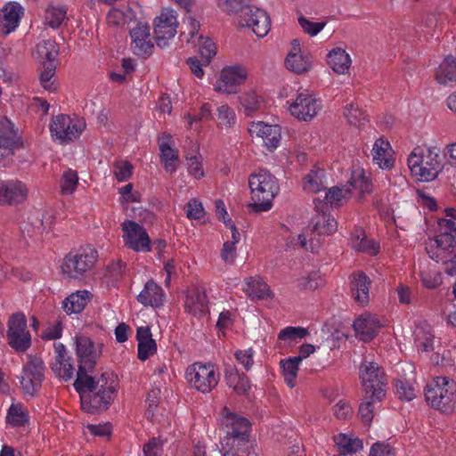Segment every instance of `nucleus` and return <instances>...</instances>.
Segmentation results:
<instances>
[{"label":"nucleus","instance_id":"f257e3e1","mask_svg":"<svg viewBox=\"0 0 456 456\" xmlns=\"http://www.w3.org/2000/svg\"><path fill=\"white\" fill-rule=\"evenodd\" d=\"M76 346L79 365L74 387L79 393L81 408L91 414L105 411L114 400L118 382L112 373L105 372L99 377L87 374L100 357L101 346L97 348L90 338L77 336Z\"/></svg>","mask_w":456,"mask_h":456},{"label":"nucleus","instance_id":"f03ea898","mask_svg":"<svg viewBox=\"0 0 456 456\" xmlns=\"http://www.w3.org/2000/svg\"><path fill=\"white\" fill-rule=\"evenodd\" d=\"M251 200L250 211L261 213L273 207V200L278 194L280 187L277 179L269 171L261 169L248 177Z\"/></svg>","mask_w":456,"mask_h":456},{"label":"nucleus","instance_id":"7ed1b4c3","mask_svg":"<svg viewBox=\"0 0 456 456\" xmlns=\"http://www.w3.org/2000/svg\"><path fill=\"white\" fill-rule=\"evenodd\" d=\"M440 149L436 146L416 147L408 157V167L418 180L429 182L443 170Z\"/></svg>","mask_w":456,"mask_h":456},{"label":"nucleus","instance_id":"20e7f679","mask_svg":"<svg viewBox=\"0 0 456 456\" xmlns=\"http://www.w3.org/2000/svg\"><path fill=\"white\" fill-rule=\"evenodd\" d=\"M425 398L434 409L452 413L456 404V382L448 377L435 378L425 388Z\"/></svg>","mask_w":456,"mask_h":456},{"label":"nucleus","instance_id":"39448f33","mask_svg":"<svg viewBox=\"0 0 456 456\" xmlns=\"http://www.w3.org/2000/svg\"><path fill=\"white\" fill-rule=\"evenodd\" d=\"M437 223L439 234L426 248L429 256L438 263L456 256V224L451 220Z\"/></svg>","mask_w":456,"mask_h":456},{"label":"nucleus","instance_id":"423d86ee","mask_svg":"<svg viewBox=\"0 0 456 456\" xmlns=\"http://www.w3.org/2000/svg\"><path fill=\"white\" fill-rule=\"evenodd\" d=\"M97 258L98 253L93 248L69 252L62 261L61 272L69 279H80L94 266Z\"/></svg>","mask_w":456,"mask_h":456},{"label":"nucleus","instance_id":"0eeeda50","mask_svg":"<svg viewBox=\"0 0 456 456\" xmlns=\"http://www.w3.org/2000/svg\"><path fill=\"white\" fill-rule=\"evenodd\" d=\"M359 376L364 395L383 399L387 380L385 372L374 362L364 361L359 368Z\"/></svg>","mask_w":456,"mask_h":456},{"label":"nucleus","instance_id":"6e6552de","mask_svg":"<svg viewBox=\"0 0 456 456\" xmlns=\"http://www.w3.org/2000/svg\"><path fill=\"white\" fill-rule=\"evenodd\" d=\"M185 378L196 390L209 393L217 386L220 373L213 364L198 362L187 367Z\"/></svg>","mask_w":456,"mask_h":456},{"label":"nucleus","instance_id":"1a4fd4ad","mask_svg":"<svg viewBox=\"0 0 456 456\" xmlns=\"http://www.w3.org/2000/svg\"><path fill=\"white\" fill-rule=\"evenodd\" d=\"M7 338L9 345L18 352H25L29 348L31 337L27 329V319L23 314L17 313L10 317Z\"/></svg>","mask_w":456,"mask_h":456},{"label":"nucleus","instance_id":"9d476101","mask_svg":"<svg viewBox=\"0 0 456 456\" xmlns=\"http://www.w3.org/2000/svg\"><path fill=\"white\" fill-rule=\"evenodd\" d=\"M84 129L85 123L82 120L72 119L64 114L53 117L50 125L52 135L61 142H71L77 139Z\"/></svg>","mask_w":456,"mask_h":456},{"label":"nucleus","instance_id":"9b49d317","mask_svg":"<svg viewBox=\"0 0 456 456\" xmlns=\"http://www.w3.org/2000/svg\"><path fill=\"white\" fill-rule=\"evenodd\" d=\"M125 245L136 252H150L151 239L145 228L134 221L126 220L121 224Z\"/></svg>","mask_w":456,"mask_h":456},{"label":"nucleus","instance_id":"f8f14e48","mask_svg":"<svg viewBox=\"0 0 456 456\" xmlns=\"http://www.w3.org/2000/svg\"><path fill=\"white\" fill-rule=\"evenodd\" d=\"M178 21L173 10H163L154 20V39L159 47H165L176 34Z\"/></svg>","mask_w":456,"mask_h":456},{"label":"nucleus","instance_id":"ddd939ff","mask_svg":"<svg viewBox=\"0 0 456 456\" xmlns=\"http://www.w3.org/2000/svg\"><path fill=\"white\" fill-rule=\"evenodd\" d=\"M200 22L190 18L188 33H182L181 37L188 43L194 44L199 48V53L205 65H208L211 59L216 54V46L212 39L198 35Z\"/></svg>","mask_w":456,"mask_h":456},{"label":"nucleus","instance_id":"4468645a","mask_svg":"<svg viewBox=\"0 0 456 456\" xmlns=\"http://www.w3.org/2000/svg\"><path fill=\"white\" fill-rule=\"evenodd\" d=\"M239 25L247 27L259 37L267 35L271 28L270 18L266 12L256 6H247L243 14H240Z\"/></svg>","mask_w":456,"mask_h":456},{"label":"nucleus","instance_id":"2eb2a0df","mask_svg":"<svg viewBox=\"0 0 456 456\" xmlns=\"http://www.w3.org/2000/svg\"><path fill=\"white\" fill-rule=\"evenodd\" d=\"M321 109V101L306 90L298 93L295 101L289 107V110L293 117L304 121L311 120Z\"/></svg>","mask_w":456,"mask_h":456},{"label":"nucleus","instance_id":"dca6fc26","mask_svg":"<svg viewBox=\"0 0 456 456\" xmlns=\"http://www.w3.org/2000/svg\"><path fill=\"white\" fill-rule=\"evenodd\" d=\"M134 24L129 29L133 53L139 57L148 56L151 54L154 48L151 37L150 26L142 21H134Z\"/></svg>","mask_w":456,"mask_h":456},{"label":"nucleus","instance_id":"f3484780","mask_svg":"<svg viewBox=\"0 0 456 456\" xmlns=\"http://www.w3.org/2000/svg\"><path fill=\"white\" fill-rule=\"evenodd\" d=\"M45 365L40 358H30L23 368L20 385L26 394L34 395L44 379Z\"/></svg>","mask_w":456,"mask_h":456},{"label":"nucleus","instance_id":"a211bd4d","mask_svg":"<svg viewBox=\"0 0 456 456\" xmlns=\"http://www.w3.org/2000/svg\"><path fill=\"white\" fill-rule=\"evenodd\" d=\"M248 72L244 67L233 66L223 69L220 77L214 85V90L224 94H235L237 87L247 78Z\"/></svg>","mask_w":456,"mask_h":456},{"label":"nucleus","instance_id":"6ab92c4d","mask_svg":"<svg viewBox=\"0 0 456 456\" xmlns=\"http://www.w3.org/2000/svg\"><path fill=\"white\" fill-rule=\"evenodd\" d=\"M28 190L21 181L12 179L0 181V206L18 205L24 202Z\"/></svg>","mask_w":456,"mask_h":456},{"label":"nucleus","instance_id":"aec40b11","mask_svg":"<svg viewBox=\"0 0 456 456\" xmlns=\"http://www.w3.org/2000/svg\"><path fill=\"white\" fill-rule=\"evenodd\" d=\"M223 425L226 428V436L224 438H233L235 440L248 439L250 432L249 421L240 415L232 412L227 407L223 408Z\"/></svg>","mask_w":456,"mask_h":456},{"label":"nucleus","instance_id":"412c9836","mask_svg":"<svg viewBox=\"0 0 456 456\" xmlns=\"http://www.w3.org/2000/svg\"><path fill=\"white\" fill-rule=\"evenodd\" d=\"M19 142L13 124L6 118H0V161L12 157Z\"/></svg>","mask_w":456,"mask_h":456},{"label":"nucleus","instance_id":"4be33fe9","mask_svg":"<svg viewBox=\"0 0 456 456\" xmlns=\"http://www.w3.org/2000/svg\"><path fill=\"white\" fill-rule=\"evenodd\" d=\"M248 131L263 141L268 151H273L280 143L281 138V127L277 125H269L261 121L252 122Z\"/></svg>","mask_w":456,"mask_h":456},{"label":"nucleus","instance_id":"5701e85b","mask_svg":"<svg viewBox=\"0 0 456 456\" xmlns=\"http://www.w3.org/2000/svg\"><path fill=\"white\" fill-rule=\"evenodd\" d=\"M55 360L51 364L52 370L54 374L64 379H72L75 368L70 362V357L67 355L66 348L61 343H54Z\"/></svg>","mask_w":456,"mask_h":456},{"label":"nucleus","instance_id":"b1692460","mask_svg":"<svg viewBox=\"0 0 456 456\" xmlns=\"http://www.w3.org/2000/svg\"><path fill=\"white\" fill-rule=\"evenodd\" d=\"M371 281L363 272L354 273L351 275L352 297L359 305H364L370 301V288Z\"/></svg>","mask_w":456,"mask_h":456},{"label":"nucleus","instance_id":"393cba45","mask_svg":"<svg viewBox=\"0 0 456 456\" xmlns=\"http://www.w3.org/2000/svg\"><path fill=\"white\" fill-rule=\"evenodd\" d=\"M22 8L17 3L6 4L0 11V28L4 35L12 32L19 25Z\"/></svg>","mask_w":456,"mask_h":456},{"label":"nucleus","instance_id":"a878e982","mask_svg":"<svg viewBox=\"0 0 456 456\" xmlns=\"http://www.w3.org/2000/svg\"><path fill=\"white\" fill-rule=\"evenodd\" d=\"M356 335L362 341L371 340L379 332L381 325L379 320L370 314H362L354 322Z\"/></svg>","mask_w":456,"mask_h":456},{"label":"nucleus","instance_id":"bb28decb","mask_svg":"<svg viewBox=\"0 0 456 456\" xmlns=\"http://www.w3.org/2000/svg\"><path fill=\"white\" fill-rule=\"evenodd\" d=\"M243 290L252 300L269 299L273 296L268 284L259 276L246 278Z\"/></svg>","mask_w":456,"mask_h":456},{"label":"nucleus","instance_id":"cd10ccee","mask_svg":"<svg viewBox=\"0 0 456 456\" xmlns=\"http://www.w3.org/2000/svg\"><path fill=\"white\" fill-rule=\"evenodd\" d=\"M184 308L188 313L195 316L206 314L208 310V305L205 291L199 288L189 289L184 301Z\"/></svg>","mask_w":456,"mask_h":456},{"label":"nucleus","instance_id":"c85d7f7f","mask_svg":"<svg viewBox=\"0 0 456 456\" xmlns=\"http://www.w3.org/2000/svg\"><path fill=\"white\" fill-rule=\"evenodd\" d=\"M435 78L443 86H453L456 84V57L446 56L436 69Z\"/></svg>","mask_w":456,"mask_h":456},{"label":"nucleus","instance_id":"c756f323","mask_svg":"<svg viewBox=\"0 0 456 456\" xmlns=\"http://www.w3.org/2000/svg\"><path fill=\"white\" fill-rule=\"evenodd\" d=\"M136 338L138 341V358L141 361L147 360L156 353L157 344L152 338L149 327H139L136 331Z\"/></svg>","mask_w":456,"mask_h":456},{"label":"nucleus","instance_id":"7c9ffc66","mask_svg":"<svg viewBox=\"0 0 456 456\" xmlns=\"http://www.w3.org/2000/svg\"><path fill=\"white\" fill-rule=\"evenodd\" d=\"M172 137L169 134H164L159 140L160 151V159L164 163V167L167 172H175L177 166L175 162L179 159L178 151L171 146Z\"/></svg>","mask_w":456,"mask_h":456},{"label":"nucleus","instance_id":"2f4dec72","mask_svg":"<svg viewBox=\"0 0 456 456\" xmlns=\"http://www.w3.org/2000/svg\"><path fill=\"white\" fill-rule=\"evenodd\" d=\"M390 143L383 138L376 140L371 150L372 159L381 168H391L394 165Z\"/></svg>","mask_w":456,"mask_h":456},{"label":"nucleus","instance_id":"473e14b6","mask_svg":"<svg viewBox=\"0 0 456 456\" xmlns=\"http://www.w3.org/2000/svg\"><path fill=\"white\" fill-rule=\"evenodd\" d=\"M137 300L143 305L159 306L164 301V292L160 286L153 281L146 282L144 289L140 292Z\"/></svg>","mask_w":456,"mask_h":456},{"label":"nucleus","instance_id":"72a5a7b5","mask_svg":"<svg viewBox=\"0 0 456 456\" xmlns=\"http://www.w3.org/2000/svg\"><path fill=\"white\" fill-rule=\"evenodd\" d=\"M327 62L334 72L346 74L351 66L352 60L345 49L336 47L328 53Z\"/></svg>","mask_w":456,"mask_h":456},{"label":"nucleus","instance_id":"f704fd0d","mask_svg":"<svg viewBox=\"0 0 456 456\" xmlns=\"http://www.w3.org/2000/svg\"><path fill=\"white\" fill-rule=\"evenodd\" d=\"M251 446L248 439L224 438L222 444V456H248Z\"/></svg>","mask_w":456,"mask_h":456},{"label":"nucleus","instance_id":"c9c22d12","mask_svg":"<svg viewBox=\"0 0 456 456\" xmlns=\"http://www.w3.org/2000/svg\"><path fill=\"white\" fill-rule=\"evenodd\" d=\"M91 294L87 290H78L69 295L63 301V309L68 314H78L89 303Z\"/></svg>","mask_w":456,"mask_h":456},{"label":"nucleus","instance_id":"e433bc0d","mask_svg":"<svg viewBox=\"0 0 456 456\" xmlns=\"http://www.w3.org/2000/svg\"><path fill=\"white\" fill-rule=\"evenodd\" d=\"M311 234L329 235L337 230V222L325 213L318 214L312 219Z\"/></svg>","mask_w":456,"mask_h":456},{"label":"nucleus","instance_id":"4c0bfd02","mask_svg":"<svg viewBox=\"0 0 456 456\" xmlns=\"http://www.w3.org/2000/svg\"><path fill=\"white\" fill-rule=\"evenodd\" d=\"M334 442L338 446L340 454L346 455L355 453L362 449V442L357 437L349 436L346 434H338L334 436Z\"/></svg>","mask_w":456,"mask_h":456},{"label":"nucleus","instance_id":"58836bf2","mask_svg":"<svg viewBox=\"0 0 456 456\" xmlns=\"http://www.w3.org/2000/svg\"><path fill=\"white\" fill-rule=\"evenodd\" d=\"M351 246L356 251L367 253L374 256L379 252V245L373 240H368L364 237L362 231H357L355 234H352Z\"/></svg>","mask_w":456,"mask_h":456},{"label":"nucleus","instance_id":"ea45409f","mask_svg":"<svg viewBox=\"0 0 456 456\" xmlns=\"http://www.w3.org/2000/svg\"><path fill=\"white\" fill-rule=\"evenodd\" d=\"M225 380L229 387L238 395H245L250 388L248 377L244 373H239L237 370H232L225 375Z\"/></svg>","mask_w":456,"mask_h":456},{"label":"nucleus","instance_id":"a19ab883","mask_svg":"<svg viewBox=\"0 0 456 456\" xmlns=\"http://www.w3.org/2000/svg\"><path fill=\"white\" fill-rule=\"evenodd\" d=\"M285 63L289 70L297 74L305 73L312 67V62L307 56L294 52L288 53Z\"/></svg>","mask_w":456,"mask_h":456},{"label":"nucleus","instance_id":"79ce46f5","mask_svg":"<svg viewBox=\"0 0 456 456\" xmlns=\"http://www.w3.org/2000/svg\"><path fill=\"white\" fill-rule=\"evenodd\" d=\"M325 172L323 169L311 170L303 180V188L307 192L317 193L324 189L323 178Z\"/></svg>","mask_w":456,"mask_h":456},{"label":"nucleus","instance_id":"37998d69","mask_svg":"<svg viewBox=\"0 0 456 456\" xmlns=\"http://www.w3.org/2000/svg\"><path fill=\"white\" fill-rule=\"evenodd\" d=\"M67 18V10L62 6L48 5L45 11L44 23L50 28H58Z\"/></svg>","mask_w":456,"mask_h":456},{"label":"nucleus","instance_id":"c03bdc74","mask_svg":"<svg viewBox=\"0 0 456 456\" xmlns=\"http://www.w3.org/2000/svg\"><path fill=\"white\" fill-rule=\"evenodd\" d=\"M382 400L383 399H376V397L364 395L362 402L360 403L358 409V415L364 425H370L375 414L376 404Z\"/></svg>","mask_w":456,"mask_h":456},{"label":"nucleus","instance_id":"a18cd8bd","mask_svg":"<svg viewBox=\"0 0 456 456\" xmlns=\"http://www.w3.org/2000/svg\"><path fill=\"white\" fill-rule=\"evenodd\" d=\"M348 183L349 188L357 191L360 194L368 193L371 191L370 181L362 168H356L352 172Z\"/></svg>","mask_w":456,"mask_h":456},{"label":"nucleus","instance_id":"49530a36","mask_svg":"<svg viewBox=\"0 0 456 456\" xmlns=\"http://www.w3.org/2000/svg\"><path fill=\"white\" fill-rule=\"evenodd\" d=\"M351 195L352 191L346 184L333 186L326 192L325 200L327 204L337 208L340 206L344 200L349 199Z\"/></svg>","mask_w":456,"mask_h":456},{"label":"nucleus","instance_id":"de8ad7c7","mask_svg":"<svg viewBox=\"0 0 456 456\" xmlns=\"http://www.w3.org/2000/svg\"><path fill=\"white\" fill-rule=\"evenodd\" d=\"M6 421L12 427L24 426L28 421L27 410L21 403H12L7 411Z\"/></svg>","mask_w":456,"mask_h":456},{"label":"nucleus","instance_id":"09e8293b","mask_svg":"<svg viewBox=\"0 0 456 456\" xmlns=\"http://www.w3.org/2000/svg\"><path fill=\"white\" fill-rule=\"evenodd\" d=\"M299 358L289 357L281 360L280 364L282 369L284 381L289 387H295V380L297 376Z\"/></svg>","mask_w":456,"mask_h":456},{"label":"nucleus","instance_id":"8fccbe9b","mask_svg":"<svg viewBox=\"0 0 456 456\" xmlns=\"http://www.w3.org/2000/svg\"><path fill=\"white\" fill-rule=\"evenodd\" d=\"M56 65L53 61H45L43 63L42 69L39 70V81L44 89L47 91H54L56 89L54 84Z\"/></svg>","mask_w":456,"mask_h":456},{"label":"nucleus","instance_id":"3c124183","mask_svg":"<svg viewBox=\"0 0 456 456\" xmlns=\"http://www.w3.org/2000/svg\"><path fill=\"white\" fill-rule=\"evenodd\" d=\"M240 103L246 116H253L257 110L263 107L262 97L255 92H248L240 96Z\"/></svg>","mask_w":456,"mask_h":456},{"label":"nucleus","instance_id":"603ef678","mask_svg":"<svg viewBox=\"0 0 456 456\" xmlns=\"http://www.w3.org/2000/svg\"><path fill=\"white\" fill-rule=\"evenodd\" d=\"M344 115L349 125L361 127L368 121V116L358 106L350 103L345 107Z\"/></svg>","mask_w":456,"mask_h":456},{"label":"nucleus","instance_id":"864d4df0","mask_svg":"<svg viewBox=\"0 0 456 456\" xmlns=\"http://www.w3.org/2000/svg\"><path fill=\"white\" fill-rule=\"evenodd\" d=\"M77 184V172L70 168L67 169L63 172L60 181L61 193L63 195L72 194L76 191Z\"/></svg>","mask_w":456,"mask_h":456},{"label":"nucleus","instance_id":"5fc2aeb1","mask_svg":"<svg viewBox=\"0 0 456 456\" xmlns=\"http://www.w3.org/2000/svg\"><path fill=\"white\" fill-rule=\"evenodd\" d=\"M217 126L224 128H231L236 124L234 110L227 104H222L216 109Z\"/></svg>","mask_w":456,"mask_h":456},{"label":"nucleus","instance_id":"6e6d98bb","mask_svg":"<svg viewBox=\"0 0 456 456\" xmlns=\"http://www.w3.org/2000/svg\"><path fill=\"white\" fill-rule=\"evenodd\" d=\"M134 167L126 160H118L113 164V175L118 182L128 180L133 174Z\"/></svg>","mask_w":456,"mask_h":456},{"label":"nucleus","instance_id":"4d7b16f0","mask_svg":"<svg viewBox=\"0 0 456 456\" xmlns=\"http://www.w3.org/2000/svg\"><path fill=\"white\" fill-rule=\"evenodd\" d=\"M306 335H308L306 329L302 327L290 326L282 329L278 334V338L283 341L294 342L298 338L301 339L305 338Z\"/></svg>","mask_w":456,"mask_h":456},{"label":"nucleus","instance_id":"13d9d810","mask_svg":"<svg viewBox=\"0 0 456 456\" xmlns=\"http://www.w3.org/2000/svg\"><path fill=\"white\" fill-rule=\"evenodd\" d=\"M130 11L131 8L129 5L127 8H123L121 6L120 8H111L106 18L108 25L111 27L123 25L126 22V12H129Z\"/></svg>","mask_w":456,"mask_h":456},{"label":"nucleus","instance_id":"bf43d9fd","mask_svg":"<svg viewBox=\"0 0 456 456\" xmlns=\"http://www.w3.org/2000/svg\"><path fill=\"white\" fill-rule=\"evenodd\" d=\"M38 53L46 59V61H53L58 55L59 49L53 40H44L37 45Z\"/></svg>","mask_w":456,"mask_h":456},{"label":"nucleus","instance_id":"052dcab7","mask_svg":"<svg viewBox=\"0 0 456 456\" xmlns=\"http://www.w3.org/2000/svg\"><path fill=\"white\" fill-rule=\"evenodd\" d=\"M297 282L301 289H316L322 285L323 281L319 273L313 272L307 276L300 278Z\"/></svg>","mask_w":456,"mask_h":456},{"label":"nucleus","instance_id":"680f3d73","mask_svg":"<svg viewBox=\"0 0 456 456\" xmlns=\"http://www.w3.org/2000/svg\"><path fill=\"white\" fill-rule=\"evenodd\" d=\"M421 281L425 288L434 289L442 283V277L439 272L435 270L422 271L420 273Z\"/></svg>","mask_w":456,"mask_h":456},{"label":"nucleus","instance_id":"e2e57ef3","mask_svg":"<svg viewBox=\"0 0 456 456\" xmlns=\"http://www.w3.org/2000/svg\"><path fill=\"white\" fill-rule=\"evenodd\" d=\"M185 159L189 174L197 179L203 177L204 171L200 158L197 155L188 153Z\"/></svg>","mask_w":456,"mask_h":456},{"label":"nucleus","instance_id":"0e129e2a","mask_svg":"<svg viewBox=\"0 0 456 456\" xmlns=\"http://www.w3.org/2000/svg\"><path fill=\"white\" fill-rule=\"evenodd\" d=\"M186 216L190 219H200L203 217L205 212L200 201L196 199H191L185 206Z\"/></svg>","mask_w":456,"mask_h":456},{"label":"nucleus","instance_id":"69168bd1","mask_svg":"<svg viewBox=\"0 0 456 456\" xmlns=\"http://www.w3.org/2000/svg\"><path fill=\"white\" fill-rule=\"evenodd\" d=\"M353 408L345 400L338 401L333 407V414L338 419H347L353 416Z\"/></svg>","mask_w":456,"mask_h":456},{"label":"nucleus","instance_id":"338daca9","mask_svg":"<svg viewBox=\"0 0 456 456\" xmlns=\"http://www.w3.org/2000/svg\"><path fill=\"white\" fill-rule=\"evenodd\" d=\"M163 443L159 438L152 437L143 445L144 456H160L162 453Z\"/></svg>","mask_w":456,"mask_h":456},{"label":"nucleus","instance_id":"774afa93","mask_svg":"<svg viewBox=\"0 0 456 456\" xmlns=\"http://www.w3.org/2000/svg\"><path fill=\"white\" fill-rule=\"evenodd\" d=\"M395 450L388 444L377 442L370 451L369 456H395Z\"/></svg>","mask_w":456,"mask_h":456}]
</instances>
